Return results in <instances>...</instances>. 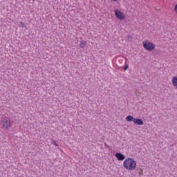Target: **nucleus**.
<instances>
[{
  "mask_svg": "<svg viewBox=\"0 0 177 177\" xmlns=\"http://www.w3.org/2000/svg\"><path fill=\"white\" fill-rule=\"evenodd\" d=\"M123 167L129 171H133L136 168V161L132 158H128L124 161Z\"/></svg>",
  "mask_w": 177,
  "mask_h": 177,
  "instance_id": "f257e3e1",
  "label": "nucleus"
},
{
  "mask_svg": "<svg viewBox=\"0 0 177 177\" xmlns=\"http://www.w3.org/2000/svg\"><path fill=\"white\" fill-rule=\"evenodd\" d=\"M126 120L128 121V122H134L136 125H143V120H142V119L135 118L132 115H128L126 118Z\"/></svg>",
  "mask_w": 177,
  "mask_h": 177,
  "instance_id": "f03ea898",
  "label": "nucleus"
},
{
  "mask_svg": "<svg viewBox=\"0 0 177 177\" xmlns=\"http://www.w3.org/2000/svg\"><path fill=\"white\" fill-rule=\"evenodd\" d=\"M1 124L2 125V127L6 128V129H9L12 126V123H10V119H9V118H2Z\"/></svg>",
  "mask_w": 177,
  "mask_h": 177,
  "instance_id": "7ed1b4c3",
  "label": "nucleus"
},
{
  "mask_svg": "<svg viewBox=\"0 0 177 177\" xmlns=\"http://www.w3.org/2000/svg\"><path fill=\"white\" fill-rule=\"evenodd\" d=\"M143 47L145 48V49H146V50H154L155 48H156V45H154V44L149 41H143Z\"/></svg>",
  "mask_w": 177,
  "mask_h": 177,
  "instance_id": "20e7f679",
  "label": "nucleus"
},
{
  "mask_svg": "<svg viewBox=\"0 0 177 177\" xmlns=\"http://www.w3.org/2000/svg\"><path fill=\"white\" fill-rule=\"evenodd\" d=\"M115 15L119 20H124L125 19L124 14L118 10H115Z\"/></svg>",
  "mask_w": 177,
  "mask_h": 177,
  "instance_id": "39448f33",
  "label": "nucleus"
},
{
  "mask_svg": "<svg viewBox=\"0 0 177 177\" xmlns=\"http://www.w3.org/2000/svg\"><path fill=\"white\" fill-rule=\"evenodd\" d=\"M115 157H116L117 160H118V161H124V160H125V156L122 153H121V152H117L115 154Z\"/></svg>",
  "mask_w": 177,
  "mask_h": 177,
  "instance_id": "423d86ee",
  "label": "nucleus"
},
{
  "mask_svg": "<svg viewBox=\"0 0 177 177\" xmlns=\"http://www.w3.org/2000/svg\"><path fill=\"white\" fill-rule=\"evenodd\" d=\"M171 84L174 88L177 89V77H174L171 80Z\"/></svg>",
  "mask_w": 177,
  "mask_h": 177,
  "instance_id": "0eeeda50",
  "label": "nucleus"
},
{
  "mask_svg": "<svg viewBox=\"0 0 177 177\" xmlns=\"http://www.w3.org/2000/svg\"><path fill=\"white\" fill-rule=\"evenodd\" d=\"M80 46L81 48H85V46H86V41L85 40L82 41L80 44Z\"/></svg>",
  "mask_w": 177,
  "mask_h": 177,
  "instance_id": "6e6552de",
  "label": "nucleus"
},
{
  "mask_svg": "<svg viewBox=\"0 0 177 177\" xmlns=\"http://www.w3.org/2000/svg\"><path fill=\"white\" fill-rule=\"evenodd\" d=\"M138 174H139V175H143V169H140Z\"/></svg>",
  "mask_w": 177,
  "mask_h": 177,
  "instance_id": "1a4fd4ad",
  "label": "nucleus"
},
{
  "mask_svg": "<svg viewBox=\"0 0 177 177\" xmlns=\"http://www.w3.org/2000/svg\"><path fill=\"white\" fill-rule=\"evenodd\" d=\"M52 144L54 145L55 146H59V145H57V143H56V141L55 140L52 141Z\"/></svg>",
  "mask_w": 177,
  "mask_h": 177,
  "instance_id": "9d476101",
  "label": "nucleus"
},
{
  "mask_svg": "<svg viewBox=\"0 0 177 177\" xmlns=\"http://www.w3.org/2000/svg\"><path fill=\"white\" fill-rule=\"evenodd\" d=\"M20 24H21V27H22L23 28L26 27V25L24 24V23L21 22Z\"/></svg>",
  "mask_w": 177,
  "mask_h": 177,
  "instance_id": "9b49d317",
  "label": "nucleus"
},
{
  "mask_svg": "<svg viewBox=\"0 0 177 177\" xmlns=\"http://www.w3.org/2000/svg\"><path fill=\"white\" fill-rule=\"evenodd\" d=\"M123 70L126 71V70H128V65H125L123 68Z\"/></svg>",
  "mask_w": 177,
  "mask_h": 177,
  "instance_id": "f8f14e48",
  "label": "nucleus"
},
{
  "mask_svg": "<svg viewBox=\"0 0 177 177\" xmlns=\"http://www.w3.org/2000/svg\"><path fill=\"white\" fill-rule=\"evenodd\" d=\"M174 12H176V13H177V4L174 7Z\"/></svg>",
  "mask_w": 177,
  "mask_h": 177,
  "instance_id": "ddd939ff",
  "label": "nucleus"
},
{
  "mask_svg": "<svg viewBox=\"0 0 177 177\" xmlns=\"http://www.w3.org/2000/svg\"><path fill=\"white\" fill-rule=\"evenodd\" d=\"M114 1V2H117V1H118V0H113Z\"/></svg>",
  "mask_w": 177,
  "mask_h": 177,
  "instance_id": "4468645a",
  "label": "nucleus"
}]
</instances>
